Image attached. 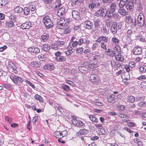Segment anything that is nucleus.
<instances>
[{
  "label": "nucleus",
  "instance_id": "nucleus-39",
  "mask_svg": "<svg viewBox=\"0 0 146 146\" xmlns=\"http://www.w3.org/2000/svg\"><path fill=\"white\" fill-rule=\"evenodd\" d=\"M49 38V35L48 34H44L41 36V38L42 40L44 42L47 41Z\"/></svg>",
  "mask_w": 146,
  "mask_h": 146
},
{
  "label": "nucleus",
  "instance_id": "nucleus-24",
  "mask_svg": "<svg viewBox=\"0 0 146 146\" xmlns=\"http://www.w3.org/2000/svg\"><path fill=\"white\" fill-rule=\"evenodd\" d=\"M41 64L39 62L36 61H33L31 62V66L32 67H34L36 68H38L40 66Z\"/></svg>",
  "mask_w": 146,
  "mask_h": 146
},
{
  "label": "nucleus",
  "instance_id": "nucleus-37",
  "mask_svg": "<svg viewBox=\"0 0 146 146\" xmlns=\"http://www.w3.org/2000/svg\"><path fill=\"white\" fill-rule=\"evenodd\" d=\"M139 73L141 74H143L146 72V66L143 65L139 68Z\"/></svg>",
  "mask_w": 146,
  "mask_h": 146
},
{
  "label": "nucleus",
  "instance_id": "nucleus-30",
  "mask_svg": "<svg viewBox=\"0 0 146 146\" xmlns=\"http://www.w3.org/2000/svg\"><path fill=\"white\" fill-rule=\"evenodd\" d=\"M130 1L129 0H121L119 3V6L124 7Z\"/></svg>",
  "mask_w": 146,
  "mask_h": 146
},
{
  "label": "nucleus",
  "instance_id": "nucleus-56",
  "mask_svg": "<svg viewBox=\"0 0 146 146\" xmlns=\"http://www.w3.org/2000/svg\"><path fill=\"white\" fill-rule=\"evenodd\" d=\"M5 121H7V122L9 123L10 124L11 123L12 119L11 117H8L7 116H6L5 117Z\"/></svg>",
  "mask_w": 146,
  "mask_h": 146
},
{
  "label": "nucleus",
  "instance_id": "nucleus-53",
  "mask_svg": "<svg viewBox=\"0 0 146 146\" xmlns=\"http://www.w3.org/2000/svg\"><path fill=\"white\" fill-rule=\"evenodd\" d=\"M83 50V49L82 47L77 48L76 49V53L78 55L79 53L81 54L82 53V52Z\"/></svg>",
  "mask_w": 146,
  "mask_h": 146
},
{
  "label": "nucleus",
  "instance_id": "nucleus-43",
  "mask_svg": "<svg viewBox=\"0 0 146 146\" xmlns=\"http://www.w3.org/2000/svg\"><path fill=\"white\" fill-rule=\"evenodd\" d=\"M61 88L64 90L66 91H68L70 90V88L69 86L64 84H62Z\"/></svg>",
  "mask_w": 146,
  "mask_h": 146
},
{
  "label": "nucleus",
  "instance_id": "nucleus-4",
  "mask_svg": "<svg viewBox=\"0 0 146 146\" xmlns=\"http://www.w3.org/2000/svg\"><path fill=\"white\" fill-rule=\"evenodd\" d=\"M121 27L120 24L117 23L115 21L113 22L110 29L111 32L113 35L116 34L117 33V31Z\"/></svg>",
  "mask_w": 146,
  "mask_h": 146
},
{
  "label": "nucleus",
  "instance_id": "nucleus-47",
  "mask_svg": "<svg viewBox=\"0 0 146 146\" xmlns=\"http://www.w3.org/2000/svg\"><path fill=\"white\" fill-rule=\"evenodd\" d=\"M35 98L37 100H38L40 102H43V100L42 97L38 95H35Z\"/></svg>",
  "mask_w": 146,
  "mask_h": 146
},
{
  "label": "nucleus",
  "instance_id": "nucleus-18",
  "mask_svg": "<svg viewBox=\"0 0 146 146\" xmlns=\"http://www.w3.org/2000/svg\"><path fill=\"white\" fill-rule=\"evenodd\" d=\"M65 11L64 8L61 7L58 10L57 13V15L58 16V17H63V15H65Z\"/></svg>",
  "mask_w": 146,
  "mask_h": 146
},
{
  "label": "nucleus",
  "instance_id": "nucleus-28",
  "mask_svg": "<svg viewBox=\"0 0 146 146\" xmlns=\"http://www.w3.org/2000/svg\"><path fill=\"white\" fill-rule=\"evenodd\" d=\"M115 58L116 60L119 62H122L124 60V58L121 54H117L115 56Z\"/></svg>",
  "mask_w": 146,
  "mask_h": 146
},
{
  "label": "nucleus",
  "instance_id": "nucleus-61",
  "mask_svg": "<svg viewBox=\"0 0 146 146\" xmlns=\"http://www.w3.org/2000/svg\"><path fill=\"white\" fill-rule=\"evenodd\" d=\"M139 106L140 107H144L146 106V102H141L139 104Z\"/></svg>",
  "mask_w": 146,
  "mask_h": 146
},
{
  "label": "nucleus",
  "instance_id": "nucleus-19",
  "mask_svg": "<svg viewBox=\"0 0 146 146\" xmlns=\"http://www.w3.org/2000/svg\"><path fill=\"white\" fill-rule=\"evenodd\" d=\"M56 42L59 49H62L65 48L66 43L65 41L59 40Z\"/></svg>",
  "mask_w": 146,
  "mask_h": 146
},
{
  "label": "nucleus",
  "instance_id": "nucleus-23",
  "mask_svg": "<svg viewBox=\"0 0 146 146\" xmlns=\"http://www.w3.org/2000/svg\"><path fill=\"white\" fill-rule=\"evenodd\" d=\"M31 23L29 22H27L23 23L21 26V28L22 29H29L31 27Z\"/></svg>",
  "mask_w": 146,
  "mask_h": 146
},
{
  "label": "nucleus",
  "instance_id": "nucleus-27",
  "mask_svg": "<svg viewBox=\"0 0 146 146\" xmlns=\"http://www.w3.org/2000/svg\"><path fill=\"white\" fill-rule=\"evenodd\" d=\"M110 11L112 13H113L117 9V4L114 2L112 3L110 6Z\"/></svg>",
  "mask_w": 146,
  "mask_h": 146
},
{
  "label": "nucleus",
  "instance_id": "nucleus-8",
  "mask_svg": "<svg viewBox=\"0 0 146 146\" xmlns=\"http://www.w3.org/2000/svg\"><path fill=\"white\" fill-rule=\"evenodd\" d=\"M72 123L76 127H80L85 125L83 122L80 120H77L76 118L72 119Z\"/></svg>",
  "mask_w": 146,
  "mask_h": 146
},
{
  "label": "nucleus",
  "instance_id": "nucleus-50",
  "mask_svg": "<svg viewBox=\"0 0 146 146\" xmlns=\"http://www.w3.org/2000/svg\"><path fill=\"white\" fill-rule=\"evenodd\" d=\"M24 13L26 15H28L30 13V10L29 8L25 7L23 9Z\"/></svg>",
  "mask_w": 146,
  "mask_h": 146
},
{
  "label": "nucleus",
  "instance_id": "nucleus-40",
  "mask_svg": "<svg viewBox=\"0 0 146 146\" xmlns=\"http://www.w3.org/2000/svg\"><path fill=\"white\" fill-rule=\"evenodd\" d=\"M88 133V131L85 129H82L79 131L78 132L77 134L78 135H85Z\"/></svg>",
  "mask_w": 146,
  "mask_h": 146
},
{
  "label": "nucleus",
  "instance_id": "nucleus-1",
  "mask_svg": "<svg viewBox=\"0 0 146 146\" xmlns=\"http://www.w3.org/2000/svg\"><path fill=\"white\" fill-rule=\"evenodd\" d=\"M42 21L47 29H50L53 26V23L48 16H45L43 18Z\"/></svg>",
  "mask_w": 146,
  "mask_h": 146
},
{
  "label": "nucleus",
  "instance_id": "nucleus-33",
  "mask_svg": "<svg viewBox=\"0 0 146 146\" xmlns=\"http://www.w3.org/2000/svg\"><path fill=\"white\" fill-rule=\"evenodd\" d=\"M23 11V9L21 7L18 6L14 9V11L15 13H21Z\"/></svg>",
  "mask_w": 146,
  "mask_h": 146
},
{
  "label": "nucleus",
  "instance_id": "nucleus-42",
  "mask_svg": "<svg viewBox=\"0 0 146 146\" xmlns=\"http://www.w3.org/2000/svg\"><path fill=\"white\" fill-rule=\"evenodd\" d=\"M54 136L57 138L59 139L62 138V136L61 134L60 131H56L54 132Z\"/></svg>",
  "mask_w": 146,
  "mask_h": 146
},
{
  "label": "nucleus",
  "instance_id": "nucleus-49",
  "mask_svg": "<svg viewBox=\"0 0 146 146\" xmlns=\"http://www.w3.org/2000/svg\"><path fill=\"white\" fill-rule=\"evenodd\" d=\"M55 4L56 5L55 6V8L57 9L58 7H59L61 5L60 0H56Z\"/></svg>",
  "mask_w": 146,
  "mask_h": 146
},
{
  "label": "nucleus",
  "instance_id": "nucleus-41",
  "mask_svg": "<svg viewBox=\"0 0 146 146\" xmlns=\"http://www.w3.org/2000/svg\"><path fill=\"white\" fill-rule=\"evenodd\" d=\"M51 48L52 49L55 50H57L59 49L58 44H57V42L52 44L51 46Z\"/></svg>",
  "mask_w": 146,
  "mask_h": 146
},
{
  "label": "nucleus",
  "instance_id": "nucleus-34",
  "mask_svg": "<svg viewBox=\"0 0 146 146\" xmlns=\"http://www.w3.org/2000/svg\"><path fill=\"white\" fill-rule=\"evenodd\" d=\"M78 69L81 72L84 73H86L88 70V68L82 66H79Z\"/></svg>",
  "mask_w": 146,
  "mask_h": 146
},
{
  "label": "nucleus",
  "instance_id": "nucleus-6",
  "mask_svg": "<svg viewBox=\"0 0 146 146\" xmlns=\"http://www.w3.org/2000/svg\"><path fill=\"white\" fill-rule=\"evenodd\" d=\"M63 54L59 51H57L55 53L56 57L55 59L59 62L65 61L66 60V57L63 55Z\"/></svg>",
  "mask_w": 146,
  "mask_h": 146
},
{
  "label": "nucleus",
  "instance_id": "nucleus-63",
  "mask_svg": "<svg viewBox=\"0 0 146 146\" xmlns=\"http://www.w3.org/2000/svg\"><path fill=\"white\" fill-rule=\"evenodd\" d=\"M129 66L131 68H133L135 66V63L133 61L130 62L129 63Z\"/></svg>",
  "mask_w": 146,
  "mask_h": 146
},
{
  "label": "nucleus",
  "instance_id": "nucleus-15",
  "mask_svg": "<svg viewBox=\"0 0 146 146\" xmlns=\"http://www.w3.org/2000/svg\"><path fill=\"white\" fill-rule=\"evenodd\" d=\"M72 42V46L75 48L76 46L79 44L80 45H81L83 43L84 40L83 38H80L79 39V40L78 42L77 40H75L73 41H71Z\"/></svg>",
  "mask_w": 146,
  "mask_h": 146
},
{
  "label": "nucleus",
  "instance_id": "nucleus-17",
  "mask_svg": "<svg viewBox=\"0 0 146 146\" xmlns=\"http://www.w3.org/2000/svg\"><path fill=\"white\" fill-rule=\"evenodd\" d=\"M108 39V37L106 36H102L99 38L96 41L97 42L100 43H104L107 42Z\"/></svg>",
  "mask_w": 146,
  "mask_h": 146
},
{
  "label": "nucleus",
  "instance_id": "nucleus-29",
  "mask_svg": "<svg viewBox=\"0 0 146 146\" xmlns=\"http://www.w3.org/2000/svg\"><path fill=\"white\" fill-rule=\"evenodd\" d=\"M126 100L127 102L133 103L135 101V98L132 96H129L127 98Z\"/></svg>",
  "mask_w": 146,
  "mask_h": 146
},
{
  "label": "nucleus",
  "instance_id": "nucleus-11",
  "mask_svg": "<svg viewBox=\"0 0 146 146\" xmlns=\"http://www.w3.org/2000/svg\"><path fill=\"white\" fill-rule=\"evenodd\" d=\"M28 51L31 54L34 55L37 54L40 52V49L37 47L33 46L29 47L28 49Z\"/></svg>",
  "mask_w": 146,
  "mask_h": 146
},
{
  "label": "nucleus",
  "instance_id": "nucleus-60",
  "mask_svg": "<svg viewBox=\"0 0 146 146\" xmlns=\"http://www.w3.org/2000/svg\"><path fill=\"white\" fill-rule=\"evenodd\" d=\"M102 32L103 34L105 35L106 34H107L108 31L106 27H103L102 29Z\"/></svg>",
  "mask_w": 146,
  "mask_h": 146
},
{
  "label": "nucleus",
  "instance_id": "nucleus-25",
  "mask_svg": "<svg viewBox=\"0 0 146 146\" xmlns=\"http://www.w3.org/2000/svg\"><path fill=\"white\" fill-rule=\"evenodd\" d=\"M42 48L44 51L47 52L50 49V46L48 44H44L42 45Z\"/></svg>",
  "mask_w": 146,
  "mask_h": 146
},
{
  "label": "nucleus",
  "instance_id": "nucleus-3",
  "mask_svg": "<svg viewBox=\"0 0 146 146\" xmlns=\"http://www.w3.org/2000/svg\"><path fill=\"white\" fill-rule=\"evenodd\" d=\"M91 2L89 4L88 8L91 11H93L96 9L100 7L101 2L100 1L98 0L96 2L95 1H93V0H90Z\"/></svg>",
  "mask_w": 146,
  "mask_h": 146
},
{
  "label": "nucleus",
  "instance_id": "nucleus-5",
  "mask_svg": "<svg viewBox=\"0 0 146 146\" xmlns=\"http://www.w3.org/2000/svg\"><path fill=\"white\" fill-rule=\"evenodd\" d=\"M107 10L104 7H101L95 13V15L98 17H105L106 16Z\"/></svg>",
  "mask_w": 146,
  "mask_h": 146
},
{
  "label": "nucleus",
  "instance_id": "nucleus-36",
  "mask_svg": "<svg viewBox=\"0 0 146 146\" xmlns=\"http://www.w3.org/2000/svg\"><path fill=\"white\" fill-rule=\"evenodd\" d=\"M14 26V22L12 21H9L6 22V23L5 26L7 27H12Z\"/></svg>",
  "mask_w": 146,
  "mask_h": 146
},
{
  "label": "nucleus",
  "instance_id": "nucleus-55",
  "mask_svg": "<svg viewBox=\"0 0 146 146\" xmlns=\"http://www.w3.org/2000/svg\"><path fill=\"white\" fill-rule=\"evenodd\" d=\"M62 138L66 136L67 135V132L66 130H65L62 131H60Z\"/></svg>",
  "mask_w": 146,
  "mask_h": 146
},
{
  "label": "nucleus",
  "instance_id": "nucleus-52",
  "mask_svg": "<svg viewBox=\"0 0 146 146\" xmlns=\"http://www.w3.org/2000/svg\"><path fill=\"white\" fill-rule=\"evenodd\" d=\"M122 77L124 78V79L126 80H129L130 78L129 73L128 72H126L125 73L124 75H123Z\"/></svg>",
  "mask_w": 146,
  "mask_h": 146
},
{
  "label": "nucleus",
  "instance_id": "nucleus-46",
  "mask_svg": "<svg viewBox=\"0 0 146 146\" xmlns=\"http://www.w3.org/2000/svg\"><path fill=\"white\" fill-rule=\"evenodd\" d=\"M95 55V54L94 53L92 54V56L94 60L99 59L102 57V56L100 54H98V55Z\"/></svg>",
  "mask_w": 146,
  "mask_h": 146
},
{
  "label": "nucleus",
  "instance_id": "nucleus-22",
  "mask_svg": "<svg viewBox=\"0 0 146 146\" xmlns=\"http://www.w3.org/2000/svg\"><path fill=\"white\" fill-rule=\"evenodd\" d=\"M127 11L131 10L133 7V3L132 1H130L125 5Z\"/></svg>",
  "mask_w": 146,
  "mask_h": 146
},
{
  "label": "nucleus",
  "instance_id": "nucleus-14",
  "mask_svg": "<svg viewBox=\"0 0 146 146\" xmlns=\"http://www.w3.org/2000/svg\"><path fill=\"white\" fill-rule=\"evenodd\" d=\"M72 15L74 19L77 20H79L81 19L80 16V13L76 10H74L72 11Z\"/></svg>",
  "mask_w": 146,
  "mask_h": 146
},
{
  "label": "nucleus",
  "instance_id": "nucleus-21",
  "mask_svg": "<svg viewBox=\"0 0 146 146\" xmlns=\"http://www.w3.org/2000/svg\"><path fill=\"white\" fill-rule=\"evenodd\" d=\"M106 54L111 57H113L114 56H115L116 53L113 50L109 48L106 51Z\"/></svg>",
  "mask_w": 146,
  "mask_h": 146
},
{
  "label": "nucleus",
  "instance_id": "nucleus-7",
  "mask_svg": "<svg viewBox=\"0 0 146 146\" xmlns=\"http://www.w3.org/2000/svg\"><path fill=\"white\" fill-rule=\"evenodd\" d=\"M10 78L17 85H20L21 83L23 81V80L20 77L15 75L11 76Z\"/></svg>",
  "mask_w": 146,
  "mask_h": 146
},
{
  "label": "nucleus",
  "instance_id": "nucleus-62",
  "mask_svg": "<svg viewBox=\"0 0 146 146\" xmlns=\"http://www.w3.org/2000/svg\"><path fill=\"white\" fill-rule=\"evenodd\" d=\"M100 22V21H98L97 20L94 21V24L95 27H97L99 26V24Z\"/></svg>",
  "mask_w": 146,
  "mask_h": 146
},
{
  "label": "nucleus",
  "instance_id": "nucleus-51",
  "mask_svg": "<svg viewBox=\"0 0 146 146\" xmlns=\"http://www.w3.org/2000/svg\"><path fill=\"white\" fill-rule=\"evenodd\" d=\"M7 0H0V6L3 7L7 3Z\"/></svg>",
  "mask_w": 146,
  "mask_h": 146
},
{
  "label": "nucleus",
  "instance_id": "nucleus-48",
  "mask_svg": "<svg viewBox=\"0 0 146 146\" xmlns=\"http://www.w3.org/2000/svg\"><path fill=\"white\" fill-rule=\"evenodd\" d=\"M9 18L11 19L12 21H13V22H14L17 23V22L18 21L17 18L15 16L11 15L9 17Z\"/></svg>",
  "mask_w": 146,
  "mask_h": 146
},
{
  "label": "nucleus",
  "instance_id": "nucleus-38",
  "mask_svg": "<svg viewBox=\"0 0 146 146\" xmlns=\"http://www.w3.org/2000/svg\"><path fill=\"white\" fill-rule=\"evenodd\" d=\"M90 120L94 122L97 123L98 121V119L93 115H90L89 117Z\"/></svg>",
  "mask_w": 146,
  "mask_h": 146
},
{
  "label": "nucleus",
  "instance_id": "nucleus-12",
  "mask_svg": "<svg viewBox=\"0 0 146 146\" xmlns=\"http://www.w3.org/2000/svg\"><path fill=\"white\" fill-rule=\"evenodd\" d=\"M124 7L119 6L118 13L121 16H124L128 14V12L124 8Z\"/></svg>",
  "mask_w": 146,
  "mask_h": 146
},
{
  "label": "nucleus",
  "instance_id": "nucleus-44",
  "mask_svg": "<svg viewBox=\"0 0 146 146\" xmlns=\"http://www.w3.org/2000/svg\"><path fill=\"white\" fill-rule=\"evenodd\" d=\"M38 58L40 61H43L45 60L46 59V57L44 56L41 54L39 55L38 56Z\"/></svg>",
  "mask_w": 146,
  "mask_h": 146
},
{
  "label": "nucleus",
  "instance_id": "nucleus-54",
  "mask_svg": "<svg viewBox=\"0 0 146 146\" xmlns=\"http://www.w3.org/2000/svg\"><path fill=\"white\" fill-rule=\"evenodd\" d=\"M117 115L121 118H129V116H128L123 113H119L118 114H117Z\"/></svg>",
  "mask_w": 146,
  "mask_h": 146
},
{
  "label": "nucleus",
  "instance_id": "nucleus-32",
  "mask_svg": "<svg viewBox=\"0 0 146 146\" xmlns=\"http://www.w3.org/2000/svg\"><path fill=\"white\" fill-rule=\"evenodd\" d=\"M113 23V20L110 18L107 19L105 21L106 25L108 27H110Z\"/></svg>",
  "mask_w": 146,
  "mask_h": 146
},
{
  "label": "nucleus",
  "instance_id": "nucleus-58",
  "mask_svg": "<svg viewBox=\"0 0 146 146\" xmlns=\"http://www.w3.org/2000/svg\"><path fill=\"white\" fill-rule=\"evenodd\" d=\"M70 29L69 27H67L66 28H65L64 33V34H66L70 33Z\"/></svg>",
  "mask_w": 146,
  "mask_h": 146
},
{
  "label": "nucleus",
  "instance_id": "nucleus-45",
  "mask_svg": "<svg viewBox=\"0 0 146 146\" xmlns=\"http://www.w3.org/2000/svg\"><path fill=\"white\" fill-rule=\"evenodd\" d=\"M80 38H80L77 35H75L73 36L70 39V41H73V40L75 41L77 40H79V39Z\"/></svg>",
  "mask_w": 146,
  "mask_h": 146
},
{
  "label": "nucleus",
  "instance_id": "nucleus-26",
  "mask_svg": "<svg viewBox=\"0 0 146 146\" xmlns=\"http://www.w3.org/2000/svg\"><path fill=\"white\" fill-rule=\"evenodd\" d=\"M119 40L115 37H113L111 39V42L113 45H118Z\"/></svg>",
  "mask_w": 146,
  "mask_h": 146
},
{
  "label": "nucleus",
  "instance_id": "nucleus-16",
  "mask_svg": "<svg viewBox=\"0 0 146 146\" xmlns=\"http://www.w3.org/2000/svg\"><path fill=\"white\" fill-rule=\"evenodd\" d=\"M84 27L86 29H90L93 26V24L90 21H85L84 22Z\"/></svg>",
  "mask_w": 146,
  "mask_h": 146
},
{
  "label": "nucleus",
  "instance_id": "nucleus-35",
  "mask_svg": "<svg viewBox=\"0 0 146 146\" xmlns=\"http://www.w3.org/2000/svg\"><path fill=\"white\" fill-rule=\"evenodd\" d=\"M115 96L113 94H111L108 96V100L109 102L113 103L114 102Z\"/></svg>",
  "mask_w": 146,
  "mask_h": 146
},
{
  "label": "nucleus",
  "instance_id": "nucleus-57",
  "mask_svg": "<svg viewBox=\"0 0 146 146\" xmlns=\"http://www.w3.org/2000/svg\"><path fill=\"white\" fill-rule=\"evenodd\" d=\"M143 97L140 96H137L136 97L135 100L136 101H139L143 100L144 99Z\"/></svg>",
  "mask_w": 146,
  "mask_h": 146
},
{
  "label": "nucleus",
  "instance_id": "nucleus-13",
  "mask_svg": "<svg viewBox=\"0 0 146 146\" xmlns=\"http://www.w3.org/2000/svg\"><path fill=\"white\" fill-rule=\"evenodd\" d=\"M142 51L141 48L139 46L135 47L133 50V54L136 55L141 54L142 53Z\"/></svg>",
  "mask_w": 146,
  "mask_h": 146
},
{
  "label": "nucleus",
  "instance_id": "nucleus-20",
  "mask_svg": "<svg viewBox=\"0 0 146 146\" xmlns=\"http://www.w3.org/2000/svg\"><path fill=\"white\" fill-rule=\"evenodd\" d=\"M44 68L45 69L52 71L54 69L55 66L52 64H48L44 65Z\"/></svg>",
  "mask_w": 146,
  "mask_h": 146
},
{
  "label": "nucleus",
  "instance_id": "nucleus-64",
  "mask_svg": "<svg viewBox=\"0 0 146 146\" xmlns=\"http://www.w3.org/2000/svg\"><path fill=\"white\" fill-rule=\"evenodd\" d=\"M100 133L102 134H105L106 133L105 129L102 128L100 129Z\"/></svg>",
  "mask_w": 146,
  "mask_h": 146
},
{
  "label": "nucleus",
  "instance_id": "nucleus-59",
  "mask_svg": "<svg viewBox=\"0 0 146 146\" xmlns=\"http://www.w3.org/2000/svg\"><path fill=\"white\" fill-rule=\"evenodd\" d=\"M135 142L137 143L138 146H141L142 145V143L140 140L136 139L135 141Z\"/></svg>",
  "mask_w": 146,
  "mask_h": 146
},
{
  "label": "nucleus",
  "instance_id": "nucleus-9",
  "mask_svg": "<svg viewBox=\"0 0 146 146\" xmlns=\"http://www.w3.org/2000/svg\"><path fill=\"white\" fill-rule=\"evenodd\" d=\"M144 17L142 13H141L139 15L137 18L138 25L142 26L144 24Z\"/></svg>",
  "mask_w": 146,
  "mask_h": 146
},
{
  "label": "nucleus",
  "instance_id": "nucleus-31",
  "mask_svg": "<svg viewBox=\"0 0 146 146\" xmlns=\"http://www.w3.org/2000/svg\"><path fill=\"white\" fill-rule=\"evenodd\" d=\"M113 50L115 52V53H116V54H121L120 47L118 45L115 46L113 48Z\"/></svg>",
  "mask_w": 146,
  "mask_h": 146
},
{
  "label": "nucleus",
  "instance_id": "nucleus-10",
  "mask_svg": "<svg viewBox=\"0 0 146 146\" xmlns=\"http://www.w3.org/2000/svg\"><path fill=\"white\" fill-rule=\"evenodd\" d=\"M90 79L93 83L95 84H98L100 81L99 77L96 75H92L90 76Z\"/></svg>",
  "mask_w": 146,
  "mask_h": 146
},
{
  "label": "nucleus",
  "instance_id": "nucleus-2",
  "mask_svg": "<svg viewBox=\"0 0 146 146\" xmlns=\"http://www.w3.org/2000/svg\"><path fill=\"white\" fill-rule=\"evenodd\" d=\"M57 17L58 18H55V20L56 22V28L58 29H64L66 25L65 20L63 18Z\"/></svg>",
  "mask_w": 146,
  "mask_h": 146
}]
</instances>
